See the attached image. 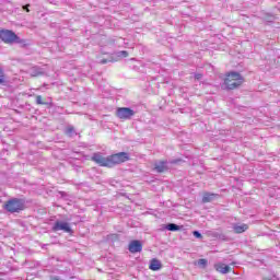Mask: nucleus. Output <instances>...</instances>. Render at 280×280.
Wrapping results in <instances>:
<instances>
[{
    "instance_id": "f257e3e1",
    "label": "nucleus",
    "mask_w": 280,
    "mask_h": 280,
    "mask_svg": "<svg viewBox=\"0 0 280 280\" xmlns=\"http://www.w3.org/2000/svg\"><path fill=\"white\" fill-rule=\"evenodd\" d=\"M91 161L100 165V167H115L116 165H121V163H126V161H130V153L128 152H119L112 154L109 156H104L102 153L96 152L93 153Z\"/></svg>"
},
{
    "instance_id": "f03ea898",
    "label": "nucleus",
    "mask_w": 280,
    "mask_h": 280,
    "mask_svg": "<svg viewBox=\"0 0 280 280\" xmlns=\"http://www.w3.org/2000/svg\"><path fill=\"white\" fill-rule=\"evenodd\" d=\"M244 82H246V80L240 72L230 71L225 73L221 89H223V91H235V89H240Z\"/></svg>"
},
{
    "instance_id": "7ed1b4c3",
    "label": "nucleus",
    "mask_w": 280,
    "mask_h": 280,
    "mask_svg": "<svg viewBox=\"0 0 280 280\" xmlns=\"http://www.w3.org/2000/svg\"><path fill=\"white\" fill-rule=\"evenodd\" d=\"M1 40L7 45H21L22 47H27V40L19 37L16 33L10 30H1Z\"/></svg>"
},
{
    "instance_id": "20e7f679",
    "label": "nucleus",
    "mask_w": 280,
    "mask_h": 280,
    "mask_svg": "<svg viewBox=\"0 0 280 280\" xmlns=\"http://www.w3.org/2000/svg\"><path fill=\"white\" fill-rule=\"evenodd\" d=\"M5 211L9 213H21L25 209V201L23 199L13 198L4 205Z\"/></svg>"
},
{
    "instance_id": "39448f33",
    "label": "nucleus",
    "mask_w": 280,
    "mask_h": 280,
    "mask_svg": "<svg viewBox=\"0 0 280 280\" xmlns=\"http://www.w3.org/2000/svg\"><path fill=\"white\" fill-rule=\"evenodd\" d=\"M168 163L171 165H178V163H183L182 159H175L171 160L170 162L167 161H160L154 163V171L158 172V174H163L164 172H167L170 170Z\"/></svg>"
},
{
    "instance_id": "423d86ee",
    "label": "nucleus",
    "mask_w": 280,
    "mask_h": 280,
    "mask_svg": "<svg viewBox=\"0 0 280 280\" xmlns=\"http://www.w3.org/2000/svg\"><path fill=\"white\" fill-rule=\"evenodd\" d=\"M135 115H137V112H135L130 107H118L116 109V117H118V119H121L122 121H128L132 119Z\"/></svg>"
},
{
    "instance_id": "0eeeda50",
    "label": "nucleus",
    "mask_w": 280,
    "mask_h": 280,
    "mask_svg": "<svg viewBox=\"0 0 280 280\" xmlns=\"http://www.w3.org/2000/svg\"><path fill=\"white\" fill-rule=\"evenodd\" d=\"M52 231L56 233L57 231H63V233H73V230L71 229V225L67 222L62 221H56Z\"/></svg>"
},
{
    "instance_id": "6e6552de",
    "label": "nucleus",
    "mask_w": 280,
    "mask_h": 280,
    "mask_svg": "<svg viewBox=\"0 0 280 280\" xmlns=\"http://www.w3.org/2000/svg\"><path fill=\"white\" fill-rule=\"evenodd\" d=\"M128 250L132 254L141 253L143 250V244L141 241L133 240L129 243Z\"/></svg>"
},
{
    "instance_id": "1a4fd4ad",
    "label": "nucleus",
    "mask_w": 280,
    "mask_h": 280,
    "mask_svg": "<svg viewBox=\"0 0 280 280\" xmlns=\"http://www.w3.org/2000/svg\"><path fill=\"white\" fill-rule=\"evenodd\" d=\"M217 272H221V275H229L231 272V267L224 264H218L214 266Z\"/></svg>"
},
{
    "instance_id": "9d476101",
    "label": "nucleus",
    "mask_w": 280,
    "mask_h": 280,
    "mask_svg": "<svg viewBox=\"0 0 280 280\" xmlns=\"http://www.w3.org/2000/svg\"><path fill=\"white\" fill-rule=\"evenodd\" d=\"M215 198H220V195L213 194V192H205L203 197H202V202L203 203L213 202V200H215Z\"/></svg>"
},
{
    "instance_id": "9b49d317",
    "label": "nucleus",
    "mask_w": 280,
    "mask_h": 280,
    "mask_svg": "<svg viewBox=\"0 0 280 280\" xmlns=\"http://www.w3.org/2000/svg\"><path fill=\"white\" fill-rule=\"evenodd\" d=\"M30 73L32 75V78H38L39 75H45V70L40 67H33L30 70Z\"/></svg>"
},
{
    "instance_id": "f8f14e48",
    "label": "nucleus",
    "mask_w": 280,
    "mask_h": 280,
    "mask_svg": "<svg viewBox=\"0 0 280 280\" xmlns=\"http://www.w3.org/2000/svg\"><path fill=\"white\" fill-rule=\"evenodd\" d=\"M233 231H234V233H236V234L246 233V231H248V224H246V223L234 224V225H233Z\"/></svg>"
},
{
    "instance_id": "ddd939ff",
    "label": "nucleus",
    "mask_w": 280,
    "mask_h": 280,
    "mask_svg": "<svg viewBox=\"0 0 280 280\" xmlns=\"http://www.w3.org/2000/svg\"><path fill=\"white\" fill-rule=\"evenodd\" d=\"M149 268L150 270L156 271V270H161V268H163V265L161 264V260L153 258L150 261Z\"/></svg>"
},
{
    "instance_id": "4468645a",
    "label": "nucleus",
    "mask_w": 280,
    "mask_h": 280,
    "mask_svg": "<svg viewBox=\"0 0 280 280\" xmlns=\"http://www.w3.org/2000/svg\"><path fill=\"white\" fill-rule=\"evenodd\" d=\"M35 103L39 106H48V108H51V106H54V103L51 102H44L42 95L36 96Z\"/></svg>"
},
{
    "instance_id": "2eb2a0df",
    "label": "nucleus",
    "mask_w": 280,
    "mask_h": 280,
    "mask_svg": "<svg viewBox=\"0 0 280 280\" xmlns=\"http://www.w3.org/2000/svg\"><path fill=\"white\" fill-rule=\"evenodd\" d=\"M164 229H166V231L176 232V231H180V225L176 223H167L164 225Z\"/></svg>"
},
{
    "instance_id": "dca6fc26",
    "label": "nucleus",
    "mask_w": 280,
    "mask_h": 280,
    "mask_svg": "<svg viewBox=\"0 0 280 280\" xmlns=\"http://www.w3.org/2000/svg\"><path fill=\"white\" fill-rule=\"evenodd\" d=\"M117 56L118 58H128V51L127 50L118 51Z\"/></svg>"
},
{
    "instance_id": "f3484780",
    "label": "nucleus",
    "mask_w": 280,
    "mask_h": 280,
    "mask_svg": "<svg viewBox=\"0 0 280 280\" xmlns=\"http://www.w3.org/2000/svg\"><path fill=\"white\" fill-rule=\"evenodd\" d=\"M208 260L205 258H201L198 260V266H202V268H207Z\"/></svg>"
},
{
    "instance_id": "a211bd4d",
    "label": "nucleus",
    "mask_w": 280,
    "mask_h": 280,
    "mask_svg": "<svg viewBox=\"0 0 280 280\" xmlns=\"http://www.w3.org/2000/svg\"><path fill=\"white\" fill-rule=\"evenodd\" d=\"M192 235H194V237H196L197 240H202V234H201L200 232H198V231H194V232H192Z\"/></svg>"
},
{
    "instance_id": "6ab92c4d",
    "label": "nucleus",
    "mask_w": 280,
    "mask_h": 280,
    "mask_svg": "<svg viewBox=\"0 0 280 280\" xmlns=\"http://www.w3.org/2000/svg\"><path fill=\"white\" fill-rule=\"evenodd\" d=\"M73 132H75V129H73V127L67 129L68 135H73Z\"/></svg>"
},
{
    "instance_id": "aec40b11",
    "label": "nucleus",
    "mask_w": 280,
    "mask_h": 280,
    "mask_svg": "<svg viewBox=\"0 0 280 280\" xmlns=\"http://www.w3.org/2000/svg\"><path fill=\"white\" fill-rule=\"evenodd\" d=\"M195 80H202V73H195Z\"/></svg>"
},
{
    "instance_id": "412c9836",
    "label": "nucleus",
    "mask_w": 280,
    "mask_h": 280,
    "mask_svg": "<svg viewBox=\"0 0 280 280\" xmlns=\"http://www.w3.org/2000/svg\"><path fill=\"white\" fill-rule=\"evenodd\" d=\"M1 86H5V75L1 74Z\"/></svg>"
},
{
    "instance_id": "4be33fe9",
    "label": "nucleus",
    "mask_w": 280,
    "mask_h": 280,
    "mask_svg": "<svg viewBox=\"0 0 280 280\" xmlns=\"http://www.w3.org/2000/svg\"><path fill=\"white\" fill-rule=\"evenodd\" d=\"M22 8H23V10H25V12H30V4H25Z\"/></svg>"
},
{
    "instance_id": "5701e85b",
    "label": "nucleus",
    "mask_w": 280,
    "mask_h": 280,
    "mask_svg": "<svg viewBox=\"0 0 280 280\" xmlns=\"http://www.w3.org/2000/svg\"><path fill=\"white\" fill-rule=\"evenodd\" d=\"M219 240H226V235L220 234V235H219Z\"/></svg>"
},
{
    "instance_id": "b1692460",
    "label": "nucleus",
    "mask_w": 280,
    "mask_h": 280,
    "mask_svg": "<svg viewBox=\"0 0 280 280\" xmlns=\"http://www.w3.org/2000/svg\"><path fill=\"white\" fill-rule=\"evenodd\" d=\"M108 62V59H103L102 61H101V65H106Z\"/></svg>"
},
{
    "instance_id": "393cba45",
    "label": "nucleus",
    "mask_w": 280,
    "mask_h": 280,
    "mask_svg": "<svg viewBox=\"0 0 280 280\" xmlns=\"http://www.w3.org/2000/svg\"><path fill=\"white\" fill-rule=\"evenodd\" d=\"M0 84H1V68H0Z\"/></svg>"
},
{
    "instance_id": "a878e982",
    "label": "nucleus",
    "mask_w": 280,
    "mask_h": 280,
    "mask_svg": "<svg viewBox=\"0 0 280 280\" xmlns=\"http://www.w3.org/2000/svg\"><path fill=\"white\" fill-rule=\"evenodd\" d=\"M52 280H58V278H54Z\"/></svg>"
}]
</instances>
